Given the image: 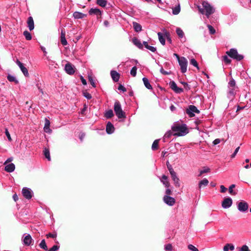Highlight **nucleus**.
<instances>
[{"instance_id":"obj_1","label":"nucleus","mask_w":251,"mask_h":251,"mask_svg":"<svg viewBox=\"0 0 251 251\" xmlns=\"http://www.w3.org/2000/svg\"><path fill=\"white\" fill-rule=\"evenodd\" d=\"M202 8L200 6H198L200 12L202 14H205L206 18H209L210 16L214 13L215 8L205 1L202 2Z\"/></svg>"},{"instance_id":"obj_2","label":"nucleus","mask_w":251,"mask_h":251,"mask_svg":"<svg viewBox=\"0 0 251 251\" xmlns=\"http://www.w3.org/2000/svg\"><path fill=\"white\" fill-rule=\"evenodd\" d=\"M172 130L175 132L174 135L177 136H184L188 133V129L185 124L173 126H172Z\"/></svg>"},{"instance_id":"obj_3","label":"nucleus","mask_w":251,"mask_h":251,"mask_svg":"<svg viewBox=\"0 0 251 251\" xmlns=\"http://www.w3.org/2000/svg\"><path fill=\"white\" fill-rule=\"evenodd\" d=\"M114 110L116 116L118 118H125L126 115L125 112L123 111L121 105L119 101H116L114 103Z\"/></svg>"},{"instance_id":"obj_4","label":"nucleus","mask_w":251,"mask_h":251,"mask_svg":"<svg viewBox=\"0 0 251 251\" xmlns=\"http://www.w3.org/2000/svg\"><path fill=\"white\" fill-rule=\"evenodd\" d=\"M226 53L231 58L238 61H240L244 58L243 55L238 54L237 50L235 49H231L229 51L226 52Z\"/></svg>"},{"instance_id":"obj_5","label":"nucleus","mask_w":251,"mask_h":251,"mask_svg":"<svg viewBox=\"0 0 251 251\" xmlns=\"http://www.w3.org/2000/svg\"><path fill=\"white\" fill-rule=\"evenodd\" d=\"M179 65L180 67V70L182 73H185L187 71L188 61L184 57H181V59L178 61Z\"/></svg>"},{"instance_id":"obj_6","label":"nucleus","mask_w":251,"mask_h":251,"mask_svg":"<svg viewBox=\"0 0 251 251\" xmlns=\"http://www.w3.org/2000/svg\"><path fill=\"white\" fill-rule=\"evenodd\" d=\"M200 111L194 105H190L186 110V113L190 117H193L195 116V113H199Z\"/></svg>"},{"instance_id":"obj_7","label":"nucleus","mask_w":251,"mask_h":251,"mask_svg":"<svg viewBox=\"0 0 251 251\" xmlns=\"http://www.w3.org/2000/svg\"><path fill=\"white\" fill-rule=\"evenodd\" d=\"M23 196L27 200H30L33 196L32 190L27 187H24L22 191Z\"/></svg>"},{"instance_id":"obj_8","label":"nucleus","mask_w":251,"mask_h":251,"mask_svg":"<svg viewBox=\"0 0 251 251\" xmlns=\"http://www.w3.org/2000/svg\"><path fill=\"white\" fill-rule=\"evenodd\" d=\"M248 204L245 201H240L237 205L238 210L242 212H245L248 209Z\"/></svg>"},{"instance_id":"obj_9","label":"nucleus","mask_w":251,"mask_h":251,"mask_svg":"<svg viewBox=\"0 0 251 251\" xmlns=\"http://www.w3.org/2000/svg\"><path fill=\"white\" fill-rule=\"evenodd\" d=\"M25 237L22 239L23 244L29 246L32 244V243L33 242V240L31 236V235L29 234H25Z\"/></svg>"},{"instance_id":"obj_10","label":"nucleus","mask_w":251,"mask_h":251,"mask_svg":"<svg viewBox=\"0 0 251 251\" xmlns=\"http://www.w3.org/2000/svg\"><path fill=\"white\" fill-rule=\"evenodd\" d=\"M89 14L90 15H96L98 19H99L101 18L102 15V12L99 9L95 8H91L89 11Z\"/></svg>"},{"instance_id":"obj_11","label":"nucleus","mask_w":251,"mask_h":251,"mask_svg":"<svg viewBox=\"0 0 251 251\" xmlns=\"http://www.w3.org/2000/svg\"><path fill=\"white\" fill-rule=\"evenodd\" d=\"M232 204V200L231 198L228 197L224 199L222 203L223 208L226 209L229 208Z\"/></svg>"},{"instance_id":"obj_12","label":"nucleus","mask_w":251,"mask_h":251,"mask_svg":"<svg viewBox=\"0 0 251 251\" xmlns=\"http://www.w3.org/2000/svg\"><path fill=\"white\" fill-rule=\"evenodd\" d=\"M164 202L169 206H173L175 203V199L169 196H164L163 197Z\"/></svg>"},{"instance_id":"obj_13","label":"nucleus","mask_w":251,"mask_h":251,"mask_svg":"<svg viewBox=\"0 0 251 251\" xmlns=\"http://www.w3.org/2000/svg\"><path fill=\"white\" fill-rule=\"evenodd\" d=\"M170 86L171 88L176 93L180 94L183 92V90L182 88H180L177 87L176 83L174 81H171L170 82Z\"/></svg>"},{"instance_id":"obj_14","label":"nucleus","mask_w":251,"mask_h":251,"mask_svg":"<svg viewBox=\"0 0 251 251\" xmlns=\"http://www.w3.org/2000/svg\"><path fill=\"white\" fill-rule=\"evenodd\" d=\"M16 64L19 67L21 71L22 72L25 76H28L29 75L28 70L26 69V68L24 66L22 62H21L19 60H17Z\"/></svg>"},{"instance_id":"obj_15","label":"nucleus","mask_w":251,"mask_h":251,"mask_svg":"<svg viewBox=\"0 0 251 251\" xmlns=\"http://www.w3.org/2000/svg\"><path fill=\"white\" fill-rule=\"evenodd\" d=\"M65 71L69 75H72L75 73L73 66L70 63H67L65 66Z\"/></svg>"},{"instance_id":"obj_16","label":"nucleus","mask_w":251,"mask_h":251,"mask_svg":"<svg viewBox=\"0 0 251 251\" xmlns=\"http://www.w3.org/2000/svg\"><path fill=\"white\" fill-rule=\"evenodd\" d=\"M174 182V184L176 187H179L180 186L179 179L177 177L176 173L173 172L170 174Z\"/></svg>"},{"instance_id":"obj_17","label":"nucleus","mask_w":251,"mask_h":251,"mask_svg":"<svg viewBox=\"0 0 251 251\" xmlns=\"http://www.w3.org/2000/svg\"><path fill=\"white\" fill-rule=\"evenodd\" d=\"M115 127L112 124V123L110 122H108L106 126V133L108 134H111L114 132Z\"/></svg>"},{"instance_id":"obj_18","label":"nucleus","mask_w":251,"mask_h":251,"mask_svg":"<svg viewBox=\"0 0 251 251\" xmlns=\"http://www.w3.org/2000/svg\"><path fill=\"white\" fill-rule=\"evenodd\" d=\"M110 75L114 82H118L120 78V74L116 71L112 70L110 72Z\"/></svg>"},{"instance_id":"obj_19","label":"nucleus","mask_w":251,"mask_h":251,"mask_svg":"<svg viewBox=\"0 0 251 251\" xmlns=\"http://www.w3.org/2000/svg\"><path fill=\"white\" fill-rule=\"evenodd\" d=\"M15 166L12 163L7 164L6 165H5L4 170L8 173H12L15 170Z\"/></svg>"},{"instance_id":"obj_20","label":"nucleus","mask_w":251,"mask_h":251,"mask_svg":"<svg viewBox=\"0 0 251 251\" xmlns=\"http://www.w3.org/2000/svg\"><path fill=\"white\" fill-rule=\"evenodd\" d=\"M50 121L47 119V118H45V126L44 127V131L48 133H50L52 131V130L50 128Z\"/></svg>"},{"instance_id":"obj_21","label":"nucleus","mask_w":251,"mask_h":251,"mask_svg":"<svg viewBox=\"0 0 251 251\" xmlns=\"http://www.w3.org/2000/svg\"><path fill=\"white\" fill-rule=\"evenodd\" d=\"M60 42L63 46H66L68 44V42L65 38V32L63 30H62L61 32Z\"/></svg>"},{"instance_id":"obj_22","label":"nucleus","mask_w":251,"mask_h":251,"mask_svg":"<svg viewBox=\"0 0 251 251\" xmlns=\"http://www.w3.org/2000/svg\"><path fill=\"white\" fill-rule=\"evenodd\" d=\"M27 23L29 29L30 31L33 30L34 28V21L33 18L31 17H29L28 18Z\"/></svg>"},{"instance_id":"obj_23","label":"nucleus","mask_w":251,"mask_h":251,"mask_svg":"<svg viewBox=\"0 0 251 251\" xmlns=\"http://www.w3.org/2000/svg\"><path fill=\"white\" fill-rule=\"evenodd\" d=\"M73 17L76 19H83L86 17V15L81 12L76 11L73 13Z\"/></svg>"},{"instance_id":"obj_24","label":"nucleus","mask_w":251,"mask_h":251,"mask_svg":"<svg viewBox=\"0 0 251 251\" xmlns=\"http://www.w3.org/2000/svg\"><path fill=\"white\" fill-rule=\"evenodd\" d=\"M160 181L166 187L168 188L169 187L170 183L168 180V177L166 176L163 175L160 178Z\"/></svg>"},{"instance_id":"obj_25","label":"nucleus","mask_w":251,"mask_h":251,"mask_svg":"<svg viewBox=\"0 0 251 251\" xmlns=\"http://www.w3.org/2000/svg\"><path fill=\"white\" fill-rule=\"evenodd\" d=\"M133 43L139 49H142L143 44H142L141 41L137 38L134 37L132 39Z\"/></svg>"},{"instance_id":"obj_26","label":"nucleus","mask_w":251,"mask_h":251,"mask_svg":"<svg viewBox=\"0 0 251 251\" xmlns=\"http://www.w3.org/2000/svg\"><path fill=\"white\" fill-rule=\"evenodd\" d=\"M143 44L147 49L150 50L151 52H154L155 51H156V48H155L153 46L149 45L147 42L144 41L143 43Z\"/></svg>"},{"instance_id":"obj_27","label":"nucleus","mask_w":251,"mask_h":251,"mask_svg":"<svg viewBox=\"0 0 251 251\" xmlns=\"http://www.w3.org/2000/svg\"><path fill=\"white\" fill-rule=\"evenodd\" d=\"M143 81L145 86L149 90L152 89V86L151 85L148 79L145 77L143 78Z\"/></svg>"},{"instance_id":"obj_28","label":"nucleus","mask_w":251,"mask_h":251,"mask_svg":"<svg viewBox=\"0 0 251 251\" xmlns=\"http://www.w3.org/2000/svg\"><path fill=\"white\" fill-rule=\"evenodd\" d=\"M133 26L134 29L136 32H138L142 30L141 25L139 24H138L136 22L133 23Z\"/></svg>"},{"instance_id":"obj_29","label":"nucleus","mask_w":251,"mask_h":251,"mask_svg":"<svg viewBox=\"0 0 251 251\" xmlns=\"http://www.w3.org/2000/svg\"><path fill=\"white\" fill-rule=\"evenodd\" d=\"M7 79L9 81L14 82L15 84H18L19 83V81L17 79L16 77L11 75H8Z\"/></svg>"},{"instance_id":"obj_30","label":"nucleus","mask_w":251,"mask_h":251,"mask_svg":"<svg viewBox=\"0 0 251 251\" xmlns=\"http://www.w3.org/2000/svg\"><path fill=\"white\" fill-rule=\"evenodd\" d=\"M229 250L233 251L234 250V246L232 244H227L224 247V251H228Z\"/></svg>"},{"instance_id":"obj_31","label":"nucleus","mask_w":251,"mask_h":251,"mask_svg":"<svg viewBox=\"0 0 251 251\" xmlns=\"http://www.w3.org/2000/svg\"><path fill=\"white\" fill-rule=\"evenodd\" d=\"M209 183L208 180L206 178H204L199 182V187L201 188L202 186H206Z\"/></svg>"},{"instance_id":"obj_32","label":"nucleus","mask_w":251,"mask_h":251,"mask_svg":"<svg viewBox=\"0 0 251 251\" xmlns=\"http://www.w3.org/2000/svg\"><path fill=\"white\" fill-rule=\"evenodd\" d=\"M159 42L162 45L165 44V39L163 36V34L161 32H158L157 33Z\"/></svg>"},{"instance_id":"obj_33","label":"nucleus","mask_w":251,"mask_h":251,"mask_svg":"<svg viewBox=\"0 0 251 251\" xmlns=\"http://www.w3.org/2000/svg\"><path fill=\"white\" fill-rule=\"evenodd\" d=\"M114 116L113 112L112 110L110 109L106 111L104 114V116L107 119H110Z\"/></svg>"},{"instance_id":"obj_34","label":"nucleus","mask_w":251,"mask_h":251,"mask_svg":"<svg viewBox=\"0 0 251 251\" xmlns=\"http://www.w3.org/2000/svg\"><path fill=\"white\" fill-rule=\"evenodd\" d=\"M176 33L179 38H182L184 37V32L183 30L179 27H177L176 29Z\"/></svg>"},{"instance_id":"obj_35","label":"nucleus","mask_w":251,"mask_h":251,"mask_svg":"<svg viewBox=\"0 0 251 251\" xmlns=\"http://www.w3.org/2000/svg\"><path fill=\"white\" fill-rule=\"evenodd\" d=\"M237 88L236 86L235 80L233 78H231L228 82V88Z\"/></svg>"},{"instance_id":"obj_36","label":"nucleus","mask_w":251,"mask_h":251,"mask_svg":"<svg viewBox=\"0 0 251 251\" xmlns=\"http://www.w3.org/2000/svg\"><path fill=\"white\" fill-rule=\"evenodd\" d=\"M44 154L46 158L48 159L49 161L50 160V151L48 149L45 148L44 149L43 151Z\"/></svg>"},{"instance_id":"obj_37","label":"nucleus","mask_w":251,"mask_h":251,"mask_svg":"<svg viewBox=\"0 0 251 251\" xmlns=\"http://www.w3.org/2000/svg\"><path fill=\"white\" fill-rule=\"evenodd\" d=\"M180 11V7L179 4L176 6L175 7L173 8V14L174 15H177L179 13Z\"/></svg>"},{"instance_id":"obj_38","label":"nucleus","mask_w":251,"mask_h":251,"mask_svg":"<svg viewBox=\"0 0 251 251\" xmlns=\"http://www.w3.org/2000/svg\"><path fill=\"white\" fill-rule=\"evenodd\" d=\"M39 247L41 248L44 249L45 251H48V248L47 247V246L46 243V241L44 239L42 240L41 242V243L39 244Z\"/></svg>"},{"instance_id":"obj_39","label":"nucleus","mask_w":251,"mask_h":251,"mask_svg":"<svg viewBox=\"0 0 251 251\" xmlns=\"http://www.w3.org/2000/svg\"><path fill=\"white\" fill-rule=\"evenodd\" d=\"M107 2V1L106 0H97V4L102 7L106 6Z\"/></svg>"},{"instance_id":"obj_40","label":"nucleus","mask_w":251,"mask_h":251,"mask_svg":"<svg viewBox=\"0 0 251 251\" xmlns=\"http://www.w3.org/2000/svg\"><path fill=\"white\" fill-rule=\"evenodd\" d=\"M23 35L27 40H30L32 38L30 33L27 30L24 31Z\"/></svg>"},{"instance_id":"obj_41","label":"nucleus","mask_w":251,"mask_h":251,"mask_svg":"<svg viewBox=\"0 0 251 251\" xmlns=\"http://www.w3.org/2000/svg\"><path fill=\"white\" fill-rule=\"evenodd\" d=\"M173 135L172 131L171 130L168 131L164 135L163 140L164 142H166V139L169 138Z\"/></svg>"},{"instance_id":"obj_42","label":"nucleus","mask_w":251,"mask_h":251,"mask_svg":"<svg viewBox=\"0 0 251 251\" xmlns=\"http://www.w3.org/2000/svg\"><path fill=\"white\" fill-rule=\"evenodd\" d=\"M159 139L155 140L152 143L151 149L152 150L154 151L157 149L158 146Z\"/></svg>"},{"instance_id":"obj_43","label":"nucleus","mask_w":251,"mask_h":251,"mask_svg":"<svg viewBox=\"0 0 251 251\" xmlns=\"http://www.w3.org/2000/svg\"><path fill=\"white\" fill-rule=\"evenodd\" d=\"M237 88H229L228 95L233 97L236 94V89Z\"/></svg>"},{"instance_id":"obj_44","label":"nucleus","mask_w":251,"mask_h":251,"mask_svg":"<svg viewBox=\"0 0 251 251\" xmlns=\"http://www.w3.org/2000/svg\"><path fill=\"white\" fill-rule=\"evenodd\" d=\"M190 63L192 65L196 67L198 70L199 69L198 64L197 61L194 58H192L190 61Z\"/></svg>"},{"instance_id":"obj_45","label":"nucleus","mask_w":251,"mask_h":251,"mask_svg":"<svg viewBox=\"0 0 251 251\" xmlns=\"http://www.w3.org/2000/svg\"><path fill=\"white\" fill-rule=\"evenodd\" d=\"M235 187V184H232L229 187L228 191L231 195H235L236 194V192H234L233 190V189Z\"/></svg>"},{"instance_id":"obj_46","label":"nucleus","mask_w":251,"mask_h":251,"mask_svg":"<svg viewBox=\"0 0 251 251\" xmlns=\"http://www.w3.org/2000/svg\"><path fill=\"white\" fill-rule=\"evenodd\" d=\"M207 26L209 29V33L211 34H214L215 33V32H216L215 29L213 28V27L212 25H207Z\"/></svg>"},{"instance_id":"obj_47","label":"nucleus","mask_w":251,"mask_h":251,"mask_svg":"<svg viewBox=\"0 0 251 251\" xmlns=\"http://www.w3.org/2000/svg\"><path fill=\"white\" fill-rule=\"evenodd\" d=\"M137 69L136 67L134 66V67H132V68L130 70L131 75H132L133 76H135L136 75V73H137Z\"/></svg>"},{"instance_id":"obj_48","label":"nucleus","mask_w":251,"mask_h":251,"mask_svg":"<svg viewBox=\"0 0 251 251\" xmlns=\"http://www.w3.org/2000/svg\"><path fill=\"white\" fill-rule=\"evenodd\" d=\"M83 96L88 100H90L92 98L91 95L87 92H84L83 93Z\"/></svg>"},{"instance_id":"obj_49","label":"nucleus","mask_w":251,"mask_h":251,"mask_svg":"<svg viewBox=\"0 0 251 251\" xmlns=\"http://www.w3.org/2000/svg\"><path fill=\"white\" fill-rule=\"evenodd\" d=\"M5 134L8 140L9 141H11L12 140V139H11L10 134V133L8 130V129L7 128H5Z\"/></svg>"},{"instance_id":"obj_50","label":"nucleus","mask_w":251,"mask_h":251,"mask_svg":"<svg viewBox=\"0 0 251 251\" xmlns=\"http://www.w3.org/2000/svg\"><path fill=\"white\" fill-rule=\"evenodd\" d=\"M172 249L173 247L171 244H168L165 246V250L166 251H172Z\"/></svg>"},{"instance_id":"obj_51","label":"nucleus","mask_w":251,"mask_h":251,"mask_svg":"<svg viewBox=\"0 0 251 251\" xmlns=\"http://www.w3.org/2000/svg\"><path fill=\"white\" fill-rule=\"evenodd\" d=\"M240 251H251V250L247 245H244L240 248Z\"/></svg>"},{"instance_id":"obj_52","label":"nucleus","mask_w":251,"mask_h":251,"mask_svg":"<svg viewBox=\"0 0 251 251\" xmlns=\"http://www.w3.org/2000/svg\"><path fill=\"white\" fill-rule=\"evenodd\" d=\"M89 81L90 82L91 84L92 85L93 87H96V85L95 83V81L93 77L91 76H89L88 77Z\"/></svg>"},{"instance_id":"obj_53","label":"nucleus","mask_w":251,"mask_h":251,"mask_svg":"<svg viewBox=\"0 0 251 251\" xmlns=\"http://www.w3.org/2000/svg\"><path fill=\"white\" fill-rule=\"evenodd\" d=\"M188 248L192 251H199V250L192 245H189Z\"/></svg>"},{"instance_id":"obj_54","label":"nucleus","mask_w":251,"mask_h":251,"mask_svg":"<svg viewBox=\"0 0 251 251\" xmlns=\"http://www.w3.org/2000/svg\"><path fill=\"white\" fill-rule=\"evenodd\" d=\"M167 168H168V170L169 171V172L170 174H171V173H172L173 172H175L172 166L168 162V163L167 164Z\"/></svg>"},{"instance_id":"obj_55","label":"nucleus","mask_w":251,"mask_h":251,"mask_svg":"<svg viewBox=\"0 0 251 251\" xmlns=\"http://www.w3.org/2000/svg\"><path fill=\"white\" fill-rule=\"evenodd\" d=\"M209 171H210L209 168H204V169H203L200 171V174L199 176H201L204 173H208Z\"/></svg>"},{"instance_id":"obj_56","label":"nucleus","mask_w":251,"mask_h":251,"mask_svg":"<svg viewBox=\"0 0 251 251\" xmlns=\"http://www.w3.org/2000/svg\"><path fill=\"white\" fill-rule=\"evenodd\" d=\"M118 89L119 90L123 91V92H126V88L122 84H120L119 85Z\"/></svg>"},{"instance_id":"obj_57","label":"nucleus","mask_w":251,"mask_h":251,"mask_svg":"<svg viewBox=\"0 0 251 251\" xmlns=\"http://www.w3.org/2000/svg\"><path fill=\"white\" fill-rule=\"evenodd\" d=\"M59 248V246L57 245H54L52 248H51L48 251H56L58 250Z\"/></svg>"},{"instance_id":"obj_58","label":"nucleus","mask_w":251,"mask_h":251,"mask_svg":"<svg viewBox=\"0 0 251 251\" xmlns=\"http://www.w3.org/2000/svg\"><path fill=\"white\" fill-rule=\"evenodd\" d=\"M46 236H47V238L50 237V238H55L56 237L57 234H56V233L53 234L51 233H49L47 234L46 235Z\"/></svg>"},{"instance_id":"obj_59","label":"nucleus","mask_w":251,"mask_h":251,"mask_svg":"<svg viewBox=\"0 0 251 251\" xmlns=\"http://www.w3.org/2000/svg\"><path fill=\"white\" fill-rule=\"evenodd\" d=\"M87 106L86 104H84L83 108L81 110V114L82 115H84L85 114V112L87 110Z\"/></svg>"},{"instance_id":"obj_60","label":"nucleus","mask_w":251,"mask_h":251,"mask_svg":"<svg viewBox=\"0 0 251 251\" xmlns=\"http://www.w3.org/2000/svg\"><path fill=\"white\" fill-rule=\"evenodd\" d=\"M13 160V158L12 157H9L7 158L6 161L4 162L3 164L4 165H6L7 164H8L9 163L12 161Z\"/></svg>"},{"instance_id":"obj_61","label":"nucleus","mask_w":251,"mask_h":251,"mask_svg":"<svg viewBox=\"0 0 251 251\" xmlns=\"http://www.w3.org/2000/svg\"><path fill=\"white\" fill-rule=\"evenodd\" d=\"M239 149H240V147H238L235 149L234 152L232 153V154L231 156V158H234L236 156V154L237 153V152L239 151Z\"/></svg>"},{"instance_id":"obj_62","label":"nucleus","mask_w":251,"mask_h":251,"mask_svg":"<svg viewBox=\"0 0 251 251\" xmlns=\"http://www.w3.org/2000/svg\"><path fill=\"white\" fill-rule=\"evenodd\" d=\"M224 61L227 64L230 63L231 62L230 59L227 56H224Z\"/></svg>"},{"instance_id":"obj_63","label":"nucleus","mask_w":251,"mask_h":251,"mask_svg":"<svg viewBox=\"0 0 251 251\" xmlns=\"http://www.w3.org/2000/svg\"><path fill=\"white\" fill-rule=\"evenodd\" d=\"M220 189L221 193H225L227 190V188L223 185L220 186Z\"/></svg>"},{"instance_id":"obj_64","label":"nucleus","mask_w":251,"mask_h":251,"mask_svg":"<svg viewBox=\"0 0 251 251\" xmlns=\"http://www.w3.org/2000/svg\"><path fill=\"white\" fill-rule=\"evenodd\" d=\"M182 83L183 84L184 88H185L186 90H190V86L188 84V83H186V82H182Z\"/></svg>"}]
</instances>
